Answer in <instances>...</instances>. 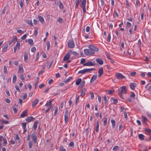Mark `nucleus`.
Returning <instances> with one entry per match:
<instances>
[{"instance_id":"f257e3e1","label":"nucleus","mask_w":151,"mask_h":151,"mask_svg":"<svg viewBox=\"0 0 151 151\" xmlns=\"http://www.w3.org/2000/svg\"><path fill=\"white\" fill-rule=\"evenodd\" d=\"M121 90L118 89V94L119 96L123 99H124V98L122 97V94L124 93L125 94L126 93V88L125 86H123L120 88Z\"/></svg>"},{"instance_id":"f03ea898","label":"nucleus","mask_w":151,"mask_h":151,"mask_svg":"<svg viewBox=\"0 0 151 151\" xmlns=\"http://www.w3.org/2000/svg\"><path fill=\"white\" fill-rule=\"evenodd\" d=\"M93 70H95V69L94 68H86L78 71V74H84L86 73L91 72V71Z\"/></svg>"},{"instance_id":"7ed1b4c3","label":"nucleus","mask_w":151,"mask_h":151,"mask_svg":"<svg viewBox=\"0 0 151 151\" xmlns=\"http://www.w3.org/2000/svg\"><path fill=\"white\" fill-rule=\"evenodd\" d=\"M84 53L85 55H91L94 54V52L91 49H84Z\"/></svg>"},{"instance_id":"20e7f679","label":"nucleus","mask_w":151,"mask_h":151,"mask_svg":"<svg viewBox=\"0 0 151 151\" xmlns=\"http://www.w3.org/2000/svg\"><path fill=\"white\" fill-rule=\"evenodd\" d=\"M86 0H83L81 3V8L83 9V14L86 13Z\"/></svg>"},{"instance_id":"39448f33","label":"nucleus","mask_w":151,"mask_h":151,"mask_svg":"<svg viewBox=\"0 0 151 151\" xmlns=\"http://www.w3.org/2000/svg\"><path fill=\"white\" fill-rule=\"evenodd\" d=\"M68 45L69 48H73L75 46L73 40L72 39L70 40L68 42Z\"/></svg>"},{"instance_id":"423d86ee","label":"nucleus","mask_w":151,"mask_h":151,"mask_svg":"<svg viewBox=\"0 0 151 151\" xmlns=\"http://www.w3.org/2000/svg\"><path fill=\"white\" fill-rule=\"evenodd\" d=\"M31 138L34 143L36 144L37 142V134L36 132L33 133L31 135Z\"/></svg>"},{"instance_id":"0eeeda50","label":"nucleus","mask_w":151,"mask_h":151,"mask_svg":"<svg viewBox=\"0 0 151 151\" xmlns=\"http://www.w3.org/2000/svg\"><path fill=\"white\" fill-rule=\"evenodd\" d=\"M71 52L72 50H70L64 56L63 59V60L64 61H66L70 58V52Z\"/></svg>"},{"instance_id":"6e6552de","label":"nucleus","mask_w":151,"mask_h":151,"mask_svg":"<svg viewBox=\"0 0 151 151\" xmlns=\"http://www.w3.org/2000/svg\"><path fill=\"white\" fill-rule=\"evenodd\" d=\"M89 49H91L93 52H97L99 51V49L92 45H90L88 46Z\"/></svg>"},{"instance_id":"1a4fd4ad","label":"nucleus","mask_w":151,"mask_h":151,"mask_svg":"<svg viewBox=\"0 0 151 151\" xmlns=\"http://www.w3.org/2000/svg\"><path fill=\"white\" fill-rule=\"evenodd\" d=\"M116 78L118 79H122L125 78V77L121 73H116Z\"/></svg>"},{"instance_id":"9d476101","label":"nucleus","mask_w":151,"mask_h":151,"mask_svg":"<svg viewBox=\"0 0 151 151\" xmlns=\"http://www.w3.org/2000/svg\"><path fill=\"white\" fill-rule=\"evenodd\" d=\"M96 64L95 63V62H88L83 64L84 66H94Z\"/></svg>"},{"instance_id":"9b49d317","label":"nucleus","mask_w":151,"mask_h":151,"mask_svg":"<svg viewBox=\"0 0 151 151\" xmlns=\"http://www.w3.org/2000/svg\"><path fill=\"white\" fill-rule=\"evenodd\" d=\"M129 86L132 89L134 90L137 86V84L135 83H131L130 84Z\"/></svg>"},{"instance_id":"f8f14e48","label":"nucleus","mask_w":151,"mask_h":151,"mask_svg":"<svg viewBox=\"0 0 151 151\" xmlns=\"http://www.w3.org/2000/svg\"><path fill=\"white\" fill-rule=\"evenodd\" d=\"M23 72L24 70L22 66V65H19V70L17 72V73H23Z\"/></svg>"},{"instance_id":"ddd939ff","label":"nucleus","mask_w":151,"mask_h":151,"mask_svg":"<svg viewBox=\"0 0 151 151\" xmlns=\"http://www.w3.org/2000/svg\"><path fill=\"white\" fill-rule=\"evenodd\" d=\"M27 110H25L23 111L22 113L21 114L20 116L21 118H23L25 117L27 115Z\"/></svg>"},{"instance_id":"4468645a","label":"nucleus","mask_w":151,"mask_h":151,"mask_svg":"<svg viewBox=\"0 0 151 151\" xmlns=\"http://www.w3.org/2000/svg\"><path fill=\"white\" fill-rule=\"evenodd\" d=\"M39 101V100L38 99H36L34 100L32 102V107H34L38 103Z\"/></svg>"},{"instance_id":"2eb2a0df","label":"nucleus","mask_w":151,"mask_h":151,"mask_svg":"<svg viewBox=\"0 0 151 151\" xmlns=\"http://www.w3.org/2000/svg\"><path fill=\"white\" fill-rule=\"evenodd\" d=\"M97 77V75H93L91 80H90V83H92L95 80H96Z\"/></svg>"},{"instance_id":"dca6fc26","label":"nucleus","mask_w":151,"mask_h":151,"mask_svg":"<svg viewBox=\"0 0 151 151\" xmlns=\"http://www.w3.org/2000/svg\"><path fill=\"white\" fill-rule=\"evenodd\" d=\"M98 73L99 74V77H100L103 74V69L102 68H100L98 71Z\"/></svg>"},{"instance_id":"f3484780","label":"nucleus","mask_w":151,"mask_h":151,"mask_svg":"<svg viewBox=\"0 0 151 151\" xmlns=\"http://www.w3.org/2000/svg\"><path fill=\"white\" fill-rule=\"evenodd\" d=\"M138 138L141 140H143L145 139V136L142 134L138 135Z\"/></svg>"},{"instance_id":"a211bd4d","label":"nucleus","mask_w":151,"mask_h":151,"mask_svg":"<svg viewBox=\"0 0 151 151\" xmlns=\"http://www.w3.org/2000/svg\"><path fill=\"white\" fill-rule=\"evenodd\" d=\"M96 61L100 65H102L103 63V60L101 59L97 58L96 60Z\"/></svg>"},{"instance_id":"6ab92c4d","label":"nucleus","mask_w":151,"mask_h":151,"mask_svg":"<svg viewBox=\"0 0 151 151\" xmlns=\"http://www.w3.org/2000/svg\"><path fill=\"white\" fill-rule=\"evenodd\" d=\"M25 22L30 25L31 26H33V24L32 22V20L31 19H27L25 20Z\"/></svg>"},{"instance_id":"aec40b11","label":"nucleus","mask_w":151,"mask_h":151,"mask_svg":"<svg viewBox=\"0 0 151 151\" xmlns=\"http://www.w3.org/2000/svg\"><path fill=\"white\" fill-rule=\"evenodd\" d=\"M145 131L147 133V134L149 136L151 135V130L149 128H146Z\"/></svg>"},{"instance_id":"412c9836","label":"nucleus","mask_w":151,"mask_h":151,"mask_svg":"<svg viewBox=\"0 0 151 151\" xmlns=\"http://www.w3.org/2000/svg\"><path fill=\"white\" fill-rule=\"evenodd\" d=\"M38 18L42 23H43L44 22V18L42 17L39 16H38Z\"/></svg>"},{"instance_id":"4be33fe9","label":"nucleus","mask_w":151,"mask_h":151,"mask_svg":"<svg viewBox=\"0 0 151 151\" xmlns=\"http://www.w3.org/2000/svg\"><path fill=\"white\" fill-rule=\"evenodd\" d=\"M34 119V118L32 116H30L27 117L26 119V120L28 122H30L32 121Z\"/></svg>"},{"instance_id":"5701e85b","label":"nucleus","mask_w":151,"mask_h":151,"mask_svg":"<svg viewBox=\"0 0 151 151\" xmlns=\"http://www.w3.org/2000/svg\"><path fill=\"white\" fill-rule=\"evenodd\" d=\"M111 122L112 124V127L113 129H114L116 126V122L113 119H111Z\"/></svg>"},{"instance_id":"b1692460","label":"nucleus","mask_w":151,"mask_h":151,"mask_svg":"<svg viewBox=\"0 0 151 151\" xmlns=\"http://www.w3.org/2000/svg\"><path fill=\"white\" fill-rule=\"evenodd\" d=\"M38 122L37 121H35L34 123L33 127L35 131L36 130V128L37 126Z\"/></svg>"},{"instance_id":"393cba45","label":"nucleus","mask_w":151,"mask_h":151,"mask_svg":"<svg viewBox=\"0 0 151 151\" xmlns=\"http://www.w3.org/2000/svg\"><path fill=\"white\" fill-rule=\"evenodd\" d=\"M18 50H19L20 48V42L19 41H17L15 47Z\"/></svg>"},{"instance_id":"a878e982","label":"nucleus","mask_w":151,"mask_h":151,"mask_svg":"<svg viewBox=\"0 0 151 151\" xmlns=\"http://www.w3.org/2000/svg\"><path fill=\"white\" fill-rule=\"evenodd\" d=\"M99 121H98L96 123V129H95V131L97 132H99Z\"/></svg>"},{"instance_id":"bb28decb","label":"nucleus","mask_w":151,"mask_h":151,"mask_svg":"<svg viewBox=\"0 0 151 151\" xmlns=\"http://www.w3.org/2000/svg\"><path fill=\"white\" fill-rule=\"evenodd\" d=\"M81 78H78V79L76 81V85H79L81 82Z\"/></svg>"},{"instance_id":"cd10ccee","label":"nucleus","mask_w":151,"mask_h":151,"mask_svg":"<svg viewBox=\"0 0 151 151\" xmlns=\"http://www.w3.org/2000/svg\"><path fill=\"white\" fill-rule=\"evenodd\" d=\"M8 46L7 45H5L2 48V51L3 52H5L6 51L8 48Z\"/></svg>"},{"instance_id":"c85d7f7f","label":"nucleus","mask_w":151,"mask_h":151,"mask_svg":"<svg viewBox=\"0 0 151 151\" xmlns=\"http://www.w3.org/2000/svg\"><path fill=\"white\" fill-rule=\"evenodd\" d=\"M107 117L106 116V117L104 118V125L105 126H106L107 125Z\"/></svg>"},{"instance_id":"c756f323","label":"nucleus","mask_w":151,"mask_h":151,"mask_svg":"<svg viewBox=\"0 0 151 151\" xmlns=\"http://www.w3.org/2000/svg\"><path fill=\"white\" fill-rule=\"evenodd\" d=\"M53 100V99L50 100L48 102H47L45 104V106H50L52 103V102Z\"/></svg>"},{"instance_id":"7c9ffc66","label":"nucleus","mask_w":151,"mask_h":151,"mask_svg":"<svg viewBox=\"0 0 151 151\" xmlns=\"http://www.w3.org/2000/svg\"><path fill=\"white\" fill-rule=\"evenodd\" d=\"M86 91V89L83 88L81 90V95L82 96H83L85 92Z\"/></svg>"},{"instance_id":"2f4dec72","label":"nucleus","mask_w":151,"mask_h":151,"mask_svg":"<svg viewBox=\"0 0 151 151\" xmlns=\"http://www.w3.org/2000/svg\"><path fill=\"white\" fill-rule=\"evenodd\" d=\"M79 96H76V99L75 104L76 106L77 105V103L79 101Z\"/></svg>"},{"instance_id":"473e14b6","label":"nucleus","mask_w":151,"mask_h":151,"mask_svg":"<svg viewBox=\"0 0 151 151\" xmlns=\"http://www.w3.org/2000/svg\"><path fill=\"white\" fill-rule=\"evenodd\" d=\"M72 78V77H69L67 79L65 80L63 82L65 83L68 82Z\"/></svg>"},{"instance_id":"72a5a7b5","label":"nucleus","mask_w":151,"mask_h":151,"mask_svg":"<svg viewBox=\"0 0 151 151\" xmlns=\"http://www.w3.org/2000/svg\"><path fill=\"white\" fill-rule=\"evenodd\" d=\"M17 38L16 36H14L12 40L13 42L15 43L17 41Z\"/></svg>"},{"instance_id":"f704fd0d","label":"nucleus","mask_w":151,"mask_h":151,"mask_svg":"<svg viewBox=\"0 0 151 151\" xmlns=\"http://www.w3.org/2000/svg\"><path fill=\"white\" fill-rule=\"evenodd\" d=\"M59 6L60 9H62L63 8V5L62 2L60 1L59 2Z\"/></svg>"},{"instance_id":"c9c22d12","label":"nucleus","mask_w":151,"mask_h":151,"mask_svg":"<svg viewBox=\"0 0 151 151\" xmlns=\"http://www.w3.org/2000/svg\"><path fill=\"white\" fill-rule=\"evenodd\" d=\"M28 42L30 45H33L34 44L33 40L32 39H29L28 40Z\"/></svg>"},{"instance_id":"e433bc0d","label":"nucleus","mask_w":151,"mask_h":151,"mask_svg":"<svg viewBox=\"0 0 151 151\" xmlns=\"http://www.w3.org/2000/svg\"><path fill=\"white\" fill-rule=\"evenodd\" d=\"M85 81H83L81 82L80 86L81 88L83 87L85 85Z\"/></svg>"},{"instance_id":"4c0bfd02","label":"nucleus","mask_w":151,"mask_h":151,"mask_svg":"<svg viewBox=\"0 0 151 151\" xmlns=\"http://www.w3.org/2000/svg\"><path fill=\"white\" fill-rule=\"evenodd\" d=\"M142 122L144 123H146L147 120V119L146 118H145L143 116H142Z\"/></svg>"},{"instance_id":"58836bf2","label":"nucleus","mask_w":151,"mask_h":151,"mask_svg":"<svg viewBox=\"0 0 151 151\" xmlns=\"http://www.w3.org/2000/svg\"><path fill=\"white\" fill-rule=\"evenodd\" d=\"M28 54L27 53H25L24 54V61H26L28 59Z\"/></svg>"},{"instance_id":"ea45409f","label":"nucleus","mask_w":151,"mask_h":151,"mask_svg":"<svg viewBox=\"0 0 151 151\" xmlns=\"http://www.w3.org/2000/svg\"><path fill=\"white\" fill-rule=\"evenodd\" d=\"M17 80V76L15 75L13 77V82L14 83L16 82Z\"/></svg>"},{"instance_id":"a19ab883","label":"nucleus","mask_w":151,"mask_h":151,"mask_svg":"<svg viewBox=\"0 0 151 151\" xmlns=\"http://www.w3.org/2000/svg\"><path fill=\"white\" fill-rule=\"evenodd\" d=\"M21 124L22 125V127L24 129H26V125H27V123L24 122L23 123Z\"/></svg>"},{"instance_id":"79ce46f5","label":"nucleus","mask_w":151,"mask_h":151,"mask_svg":"<svg viewBox=\"0 0 151 151\" xmlns=\"http://www.w3.org/2000/svg\"><path fill=\"white\" fill-rule=\"evenodd\" d=\"M79 3V0H76V6H75L76 8H77L78 7Z\"/></svg>"},{"instance_id":"37998d69","label":"nucleus","mask_w":151,"mask_h":151,"mask_svg":"<svg viewBox=\"0 0 151 151\" xmlns=\"http://www.w3.org/2000/svg\"><path fill=\"white\" fill-rule=\"evenodd\" d=\"M29 146L30 148H31L32 146V141H30L29 142Z\"/></svg>"},{"instance_id":"c03bdc74","label":"nucleus","mask_w":151,"mask_h":151,"mask_svg":"<svg viewBox=\"0 0 151 151\" xmlns=\"http://www.w3.org/2000/svg\"><path fill=\"white\" fill-rule=\"evenodd\" d=\"M46 45L47 47V50H48L50 48V43L49 41H47L46 42Z\"/></svg>"},{"instance_id":"a18cd8bd","label":"nucleus","mask_w":151,"mask_h":151,"mask_svg":"<svg viewBox=\"0 0 151 151\" xmlns=\"http://www.w3.org/2000/svg\"><path fill=\"white\" fill-rule=\"evenodd\" d=\"M135 95L134 93L133 92H132L130 97L131 98H134L135 97Z\"/></svg>"},{"instance_id":"49530a36","label":"nucleus","mask_w":151,"mask_h":151,"mask_svg":"<svg viewBox=\"0 0 151 151\" xmlns=\"http://www.w3.org/2000/svg\"><path fill=\"white\" fill-rule=\"evenodd\" d=\"M4 73L7 74V69L6 67V66H4Z\"/></svg>"},{"instance_id":"de8ad7c7","label":"nucleus","mask_w":151,"mask_h":151,"mask_svg":"<svg viewBox=\"0 0 151 151\" xmlns=\"http://www.w3.org/2000/svg\"><path fill=\"white\" fill-rule=\"evenodd\" d=\"M27 34H25V35H23L22 37H21V39H22V40H24L25 39H26V37H27V35H28V33H27Z\"/></svg>"},{"instance_id":"09e8293b","label":"nucleus","mask_w":151,"mask_h":151,"mask_svg":"<svg viewBox=\"0 0 151 151\" xmlns=\"http://www.w3.org/2000/svg\"><path fill=\"white\" fill-rule=\"evenodd\" d=\"M126 26L127 27H129L131 26V24L130 22H128L126 23Z\"/></svg>"},{"instance_id":"8fccbe9b","label":"nucleus","mask_w":151,"mask_h":151,"mask_svg":"<svg viewBox=\"0 0 151 151\" xmlns=\"http://www.w3.org/2000/svg\"><path fill=\"white\" fill-rule=\"evenodd\" d=\"M65 122L66 123L68 121V116H64Z\"/></svg>"},{"instance_id":"3c124183","label":"nucleus","mask_w":151,"mask_h":151,"mask_svg":"<svg viewBox=\"0 0 151 151\" xmlns=\"http://www.w3.org/2000/svg\"><path fill=\"white\" fill-rule=\"evenodd\" d=\"M111 38V36L110 34H109L108 35V37H107V40L109 42H110Z\"/></svg>"},{"instance_id":"603ef678","label":"nucleus","mask_w":151,"mask_h":151,"mask_svg":"<svg viewBox=\"0 0 151 151\" xmlns=\"http://www.w3.org/2000/svg\"><path fill=\"white\" fill-rule=\"evenodd\" d=\"M104 100L105 101V104H106V103H107L108 102L106 96H104Z\"/></svg>"},{"instance_id":"864d4df0","label":"nucleus","mask_w":151,"mask_h":151,"mask_svg":"<svg viewBox=\"0 0 151 151\" xmlns=\"http://www.w3.org/2000/svg\"><path fill=\"white\" fill-rule=\"evenodd\" d=\"M114 90H109L108 91V93L109 94H112L114 92Z\"/></svg>"},{"instance_id":"5fc2aeb1","label":"nucleus","mask_w":151,"mask_h":151,"mask_svg":"<svg viewBox=\"0 0 151 151\" xmlns=\"http://www.w3.org/2000/svg\"><path fill=\"white\" fill-rule=\"evenodd\" d=\"M90 93L91 95V99H94V94L93 92H90Z\"/></svg>"},{"instance_id":"6e6d98bb","label":"nucleus","mask_w":151,"mask_h":151,"mask_svg":"<svg viewBox=\"0 0 151 151\" xmlns=\"http://www.w3.org/2000/svg\"><path fill=\"white\" fill-rule=\"evenodd\" d=\"M39 52H37V54L36 58L35 60V61L36 62L39 59Z\"/></svg>"},{"instance_id":"4d7b16f0","label":"nucleus","mask_w":151,"mask_h":151,"mask_svg":"<svg viewBox=\"0 0 151 151\" xmlns=\"http://www.w3.org/2000/svg\"><path fill=\"white\" fill-rule=\"evenodd\" d=\"M44 72V70L43 69H42L41 70L39 71L38 73V75H40V74L43 73Z\"/></svg>"},{"instance_id":"13d9d810","label":"nucleus","mask_w":151,"mask_h":151,"mask_svg":"<svg viewBox=\"0 0 151 151\" xmlns=\"http://www.w3.org/2000/svg\"><path fill=\"white\" fill-rule=\"evenodd\" d=\"M19 4L21 8H22L23 6V3L22 1V0L19 2Z\"/></svg>"},{"instance_id":"bf43d9fd","label":"nucleus","mask_w":151,"mask_h":151,"mask_svg":"<svg viewBox=\"0 0 151 151\" xmlns=\"http://www.w3.org/2000/svg\"><path fill=\"white\" fill-rule=\"evenodd\" d=\"M136 74V72H132V73H131L130 74V75L131 76H134Z\"/></svg>"},{"instance_id":"052dcab7","label":"nucleus","mask_w":151,"mask_h":151,"mask_svg":"<svg viewBox=\"0 0 151 151\" xmlns=\"http://www.w3.org/2000/svg\"><path fill=\"white\" fill-rule=\"evenodd\" d=\"M20 78L22 80H24V77L23 75H21L20 76Z\"/></svg>"},{"instance_id":"680f3d73","label":"nucleus","mask_w":151,"mask_h":151,"mask_svg":"<svg viewBox=\"0 0 151 151\" xmlns=\"http://www.w3.org/2000/svg\"><path fill=\"white\" fill-rule=\"evenodd\" d=\"M1 122L4 123L5 124H7L9 123V122L7 121H4L3 120H1Z\"/></svg>"},{"instance_id":"e2e57ef3","label":"nucleus","mask_w":151,"mask_h":151,"mask_svg":"<svg viewBox=\"0 0 151 151\" xmlns=\"http://www.w3.org/2000/svg\"><path fill=\"white\" fill-rule=\"evenodd\" d=\"M118 102V100L115 99H113V103L114 104H116Z\"/></svg>"},{"instance_id":"0e129e2a","label":"nucleus","mask_w":151,"mask_h":151,"mask_svg":"<svg viewBox=\"0 0 151 151\" xmlns=\"http://www.w3.org/2000/svg\"><path fill=\"white\" fill-rule=\"evenodd\" d=\"M63 19L61 18H59L58 20V21L60 23H63Z\"/></svg>"},{"instance_id":"69168bd1","label":"nucleus","mask_w":151,"mask_h":151,"mask_svg":"<svg viewBox=\"0 0 151 151\" xmlns=\"http://www.w3.org/2000/svg\"><path fill=\"white\" fill-rule=\"evenodd\" d=\"M72 54L75 55H78V54L76 52L73 51L72 52Z\"/></svg>"},{"instance_id":"338daca9","label":"nucleus","mask_w":151,"mask_h":151,"mask_svg":"<svg viewBox=\"0 0 151 151\" xmlns=\"http://www.w3.org/2000/svg\"><path fill=\"white\" fill-rule=\"evenodd\" d=\"M36 50V48L34 47H32L31 49V51L33 52H34Z\"/></svg>"},{"instance_id":"774afa93","label":"nucleus","mask_w":151,"mask_h":151,"mask_svg":"<svg viewBox=\"0 0 151 151\" xmlns=\"http://www.w3.org/2000/svg\"><path fill=\"white\" fill-rule=\"evenodd\" d=\"M45 86V84H42L41 85H40L39 86V87L40 88H42L44 87Z\"/></svg>"}]
</instances>
